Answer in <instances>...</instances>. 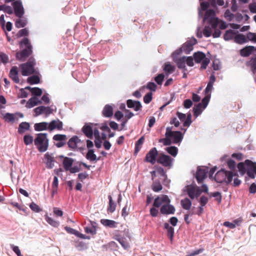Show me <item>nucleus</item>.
Listing matches in <instances>:
<instances>
[{
	"instance_id": "56",
	"label": "nucleus",
	"mask_w": 256,
	"mask_h": 256,
	"mask_svg": "<svg viewBox=\"0 0 256 256\" xmlns=\"http://www.w3.org/2000/svg\"><path fill=\"white\" fill-rule=\"evenodd\" d=\"M203 34L206 37H209L211 36L212 28L208 26H206L203 30Z\"/></svg>"
},
{
	"instance_id": "40",
	"label": "nucleus",
	"mask_w": 256,
	"mask_h": 256,
	"mask_svg": "<svg viewBox=\"0 0 256 256\" xmlns=\"http://www.w3.org/2000/svg\"><path fill=\"white\" fill-rule=\"evenodd\" d=\"M86 157L88 160L90 161H94L99 160V158H97L96 156L94 154V150L92 149L88 150Z\"/></svg>"
},
{
	"instance_id": "14",
	"label": "nucleus",
	"mask_w": 256,
	"mask_h": 256,
	"mask_svg": "<svg viewBox=\"0 0 256 256\" xmlns=\"http://www.w3.org/2000/svg\"><path fill=\"white\" fill-rule=\"evenodd\" d=\"M175 210L174 207L169 204L162 205L160 209V212L163 214H174Z\"/></svg>"
},
{
	"instance_id": "25",
	"label": "nucleus",
	"mask_w": 256,
	"mask_h": 256,
	"mask_svg": "<svg viewBox=\"0 0 256 256\" xmlns=\"http://www.w3.org/2000/svg\"><path fill=\"white\" fill-rule=\"evenodd\" d=\"M102 114L104 116L110 118L113 114V108L112 106L106 104L104 106L102 110Z\"/></svg>"
},
{
	"instance_id": "57",
	"label": "nucleus",
	"mask_w": 256,
	"mask_h": 256,
	"mask_svg": "<svg viewBox=\"0 0 256 256\" xmlns=\"http://www.w3.org/2000/svg\"><path fill=\"white\" fill-rule=\"evenodd\" d=\"M46 109V106H40L37 107L34 109V111L36 113L35 116H36L44 112V110Z\"/></svg>"
},
{
	"instance_id": "49",
	"label": "nucleus",
	"mask_w": 256,
	"mask_h": 256,
	"mask_svg": "<svg viewBox=\"0 0 256 256\" xmlns=\"http://www.w3.org/2000/svg\"><path fill=\"white\" fill-rule=\"evenodd\" d=\"M28 82L30 84H36L40 82V78L38 76H32L28 78Z\"/></svg>"
},
{
	"instance_id": "21",
	"label": "nucleus",
	"mask_w": 256,
	"mask_h": 256,
	"mask_svg": "<svg viewBox=\"0 0 256 256\" xmlns=\"http://www.w3.org/2000/svg\"><path fill=\"white\" fill-rule=\"evenodd\" d=\"M80 142V140L78 136H74L69 140L68 144L70 148L74 150L77 148L78 144Z\"/></svg>"
},
{
	"instance_id": "51",
	"label": "nucleus",
	"mask_w": 256,
	"mask_h": 256,
	"mask_svg": "<svg viewBox=\"0 0 256 256\" xmlns=\"http://www.w3.org/2000/svg\"><path fill=\"white\" fill-rule=\"evenodd\" d=\"M46 222L51 226L54 227H58L59 225V222L54 220L50 217L46 216Z\"/></svg>"
},
{
	"instance_id": "26",
	"label": "nucleus",
	"mask_w": 256,
	"mask_h": 256,
	"mask_svg": "<svg viewBox=\"0 0 256 256\" xmlns=\"http://www.w3.org/2000/svg\"><path fill=\"white\" fill-rule=\"evenodd\" d=\"M3 119L7 122L14 123L16 120H18V118L16 116V114L7 112L3 116Z\"/></svg>"
},
{
	"instance_id": "50",
	"label": "nucleus",
	"mask_w": 256,
	"mask_h": 256,
	"mask_svg": "<svg viewBox=\"0 0 256 256\" xmlns=\"http://www.w3.org/2000/svg\"><path fill=\"white\" fill-rule=\"evenodd\" d=\"M208 22L211 26L212 28L216 29L218 24V19L216 18H211L208 20Z\"/></svg>"
},
{
	"instance_id": "8",
	"label": "nucleus",
	"mask_w": 256,
	"mask_h": 256,
	"mask_svg": "<svg viewBox=\"0 0 256 256\" xmlns=\"http://www.w3.org/2000/svg\"><path fill=\"white\" fill-rule=\"evenodd\" d=\"M196 43V40L194 38L186 41L182 44V48L178 50V54H180L182 51L186 54H188L193 50V46Z\"/></svg>"
},
{
	"instance_id": "6",
	"label": "nucleus",
	"mask_w": 256,
	"mask_h": 256,
	"mask_svg": "<svg viewBox=\"0 0 256 256\" xmlns=\"http://www.w3.org/2000/svg\"><path fill=\"white\" fill-rule=\"evenodd\" d=\"M210 99V96H206L202 100V103H199L196 104L193 108L194 115V116L197 117L200 115L202 112L203 110L207 106Z\"/></svg>"
},
{
	"instance_id": "48",
	"label": "nucleus",
	"mask_w": 256,
	"mask_h": 256,
	"mask_svg": "<svg viewBox=\"0 0 256 256\" xmlns=\"http://www.w3.org/2000/svg\"><path fill=\"white\" fill-rule=\"evenodd\" d=\"M34 142L32 136L30 134L25 135L24 137V142L26 146Z\"/></svg>"
},
{
	"instance_id": "42",
	"label": "nucleus",
	"mask_w": 256,
	"mask_h": 256,
	"mask_svg": "<svg viewBox=\"0 0 256 256\" xmlns=\"http://www.w3.org/2000/svg\"><path fill=\"white\" fill-rule=\"evenodd\" d=\"M144 136H142L140 138L138 139V141L136 142L135 144V150L134 153L137 154L141 148V145L144 142Z\"/></svg>"
},
{
	"instance_id": "7",
	"label": "nucleus",
	"mask_w": 256,
	"mask_h": 256,
	"mask_svg": "<svg viewBox=\"0 0 256 256\" xmlns=\"http://www.w3.org/2000/svg\"><path fill=\"white\" fill-rule=\"evenodd\" d=\"M166 136L173 138V143L174 144L180 142L183 138L182 134L180 132L172 131V128L170 127H168L166 129Z\"/></svg>"
},
{
	"instance_id": "37",
	"label": "nucleus",
	"mask_w": 256,
	"mask_h": 256,
	"mask_svg": "<svg viewBox=\"0 0 256 256\" xmlns=\"http://www.w3.org/2000/svg\"><path fill=\"white\" fill-rule=\"evenodd\" d=\"M25 89L28 90L32 92V94L36 96H40L42 94V90L38 88H32L30 86H26Z\"/></svg>"
},
{
	"instance_id": "61",
	"label": "nucleus",
	"mask_w": 256,
	"mask_h": 256,
	"mask_svg": "<svg viewBox=\"0 0 256 256\" xmlns=\"http://www.w3.org/2000/svg\"><path fill=\"white\" fill-rule=\"evenodd\" d=\"M10 246L11 248L13 250V251L18 256H22L18 246H14L12 244H11Z\"/></svg>"
},
{
	"instance_id": "22",
	"label": "nucleus",
	"mask_w": 256,
	"mask_h": 256,
	"mask_svg": "<svg viewBox=\"0 0 256 256\" xmlns=\"http://www.w3.org/2000/svg\"><path fill=\"white\" fill-rule=\"evenodd\" d=\"M30 124L28 122H22L19 124L18 132V134H22L24 133L26 131L30 130Z\"/></svg>"
},
{
	"instance_id": "9",
	"label": "nucleus",
	"mask_w": 256,
	"mask_h": 256,
	"mask_svg": "<svg viewBox=\"0 0 256 256\" xmlns=\"http://www.w3.org/2000/svg\"><path fill=\"white\" fill-rule=\"evenodd\" d=\"M12 5L15 15L19 18H22L24 14V10L21 0H16L12 4Z\"/></svg>"
},
{
	"instance_id": "4",
	"label": "nucleus",
	"mask_w": 256,
	"mask_h": 256,
	"mask_svg": "<svg viewBox=\"0 0 256 256\" xmlns=\"http://www.w3.org/2000/svg\"><path fill=\"white\" fill-rule=\"evenodd\" d=\"M234 176H238V174L230 171L221 170L216 173L214 180L218 183L225 182L228 184L232 182V178Z\"/></svg>"
},
{
	"instance_id": "62",
	"label": "nucleus",
	"mask_w": 256,
	"mask_h": 256,
	"mask_svg": "<svg viewBox=\"0 0 256 256\" xmlns=\"http://www.w3.org/2000/svg\"><path fill=\"white\" fill-rule=\"evenodd\" d=\"M146 88L154 92L156 89L157 86L153 82H149L148 83Z\"/></svg>"
},
{
	"instance_id": "60",
	"label": "nucleus",
	"mask_w": 256,
	"mask_h": 256,
	"mask_svg": "<svg viewBox=\"0 0 256 256\" xmlns=\"http://www.w3.org/2000/svg\"><path fill=\"white\" fill-rule=\"evenodd\" d=\"M156 172H158V174H160V176H162L164 178H165L164 181H166V180L167 179V175H166L164 169L162 168L160 166L156 168Z\"/></svg>"
},
{
	"instance_id": "29",
	"label": "nucleus",
	"mask_w": 256,
	"mask_h": 256,
	"mask_svg": "<svg viewBox=\"0 0 256 256\" xmlns=\"http://www.w3.org/2000/svg\"><path fill=\"white\" fill-rule=\"evenodd\" d=\"M74 162L72 158L66 157L63 160V166L64 170L67 171L70 170V167L72 166Z\"/></svg>"
},
{
	"instance_id": "20",
	"label": "nucleus",
	"mask_w": 256,
	"mask_h": 256,
	"mask_svg": "<svg viewBox=\"0 0 256 256\" xmlns=\"http://www.w3.org/2000/svg\"><path fill=\"white\" fill-rule=\"evenodd\" d=\"M186 56H183L179 58H174V61L176 64L178 68L179 69L182 70L187 69L186 66Z\"/></svg>"
},
{
	"instance_id": "17",
	"label": "nucleus",
	"mask_w": 256,
	"mask_h": 256,
	"mask_svg": "<svg viewBox=\"0 0 256 256\" xmlns=\"http://www.w3.org/2000/svg\"><path fill=\"white\" fill-rule=\"evenodd\" d=\"M126 104L128 108H132L136 111H138L141 110L142 106L139 101L128 100L126 101Z\"/></svg>"
},
{
	"instance_id": "53",
	"label": "nucleus",
	"mask_w": 256,
	"mask_h": 256,
	"mask_svg": "<svg viewBox=\"0 0 256 256\" xmlns=\"http://www.w3.org/2000/svg\"><path fill=\"white\" fill-rule=\"evenodd\" d=\"M84 231L87 234H90L92 236H94L96 234V228L92 226H86L84 228Z\"/></svg>"
},
{
	"instance_id": "1",
	"label": "nucleus",
	"mask_w": 256,
	"mask_h": 256,
	"mask_svg": "<svg viewBox=\"0 0 256 256\" xmlns=\"http://www.w3.org/2000/svg\"><path fill=\"white\" fill-rule=\"evenodd\" d=\"M237 167L240 173L242 176L246 173L250 178H254V172L256 170V162H252L249 160H246L244 162L238 163Z\"/></svg>"
},
{
	"instance_id": "10",
	"label": "nucleus",
	"mask_w": 256,
	"mask_h": 256,
	"mask_svg": "<svg viewBox=\"0 0 256 256\" xmlns=\"http://www.w3.org/2000/svg\"><path fill=\"white\" fill-rule=\"evenodd\" d=\"M173 159L169 156L160 154L157 160V162L164 166L170 168L172 166Z\"/></svg>"
},
{
	"instance_id": "41",
	"label": "nucleus",
	"mask_w": 256,
	"mask_h": 256,
	"mask_svg": "<svg viewBox=\"0 0 256 256\" xmlns=\"http://www.w3.org/2000/svg\"><path fill=\"white\" fill-rule=\"evenodd\" d=\"M235 42L239 44H242L247 42L246 36L242 34H238L234 36Z\"/></svg>"
},
{
	"instance_id": "54",
	"label": "nucleus",
	"mask_w": 256,
	"mask_h": 256,
	"mask_svg": "<svg viewBox=\"0 0 256 256\" xmlns=\"http://www.w3.org/2000/svg\"><path fill=\"white\" fill-rule=\"evenodd\" d=\"M116 240L121 244L122 246L124 249H127L128 248H129L130 246L128 243L127 242H126L124 238H116Z\"/></svg>"
},
{
	"instance_id": "15",
	"label": "nucleus",
	"mask_w": 256,
	"mask_h": 256,
	"mask_svg": "<svg viewBox=\"0 0 256 256\" xmlns=\"http://www.w3.org/2000/svg\"><path fill=\"white\" fill-rule=\"evenodd\" d=\"M208 170L204 168H198L196 174V180L198 184L202 183L206 177Z\"/></svg>"
},
{
	"instance_id": "64",
	"label": "nucleus",
	"mask_w": 256,
	"mask_h": 256,
	"mask_svg": "<svg viewBox=\"0 0 256 256\" xmlns=\"http://www.w3.org/2000/svg\"><path fill=\"white\" fill-rule=\"evenodd\" d=\"M210 60V59L208 58H206L204 59L201 62V67L200 68L202 70L206 69L209 64Z\"/></svg>"
},
{
	"instance_id": "52",
	"label": "nucleus",
	"mask_w": 256,
	"mask_h": 256,
	"mask_svg": "<svg viewBox=\"0 0 256 256\" xmlns=\"http://www.w3.org/2000/svg\"><path fill=\"white\" fill-rule=\"evenodd\" d=\"M66 136L64 134H57L54 136L53 140L56 141H66Z\"/></svg>"
},
{
	"instance_id": "43",
	"label": "nucleus",
	"mask_w": 256,
	"mask_h": 256,
	"mask_svg": "<svg viewBox=\"0 0 256 256\" xmlns=\"http://www.w3.org/2000/svg\"><path fill=\"white\" fill-rule=\"evenodd\" d=\"M58 180L56 176H54L52 185V194H54L57 192L58 188Z\"/></svg>"
},
{
	"instance_id": "46",
	"label": "nucleus",
	"mask_w": 256,
	"mask_h": 256,
	"mask_svg": "<svg viewBox=\"0 0 256 256\" xmlns=\"http://www.w3.org/2000/svg\"><path fill=\"white\" fill-rule=\"evenodd\" d=\"M0 10H2L4 12H6L9 14H13V10L11 8V6H6L4 4L0 5Z\"/></svg>"
},
{
	"instance_id": "39",
	"label": "nucleus",
	"mask_w": 256,
	"mask_h": 256,
	"mask_svg": "<svg viewBox=\"0 0 256 256\" xmlns=\"http://www.w3.org/2000/svg\"><path fill=\"white\" fill-rule=\"evenodd\" d=\"M215 12L213 10H208L206 11L204 16V20H210L211 18H215Z\"/></svg>"
},
{
	"instance_id": "23",
	"label": "nucleus",
	"mask_w": 256,
	"mask_h": 256,
	"mask_svg": "<svg viewBox=\"0 0 256 256\" xmlns=\"http://www.w3.org/2000/svg\"><path fill=\"white\" fill-rule=\"evenodd\" d=\"M100 222L104 226L110 228H116L118 224L114 220L108 219H102L100 220Z\"/></svg>"
},
{
	"instance_id": "34",
	"label": "nucleus",
	"mask_w": 256,
	"mask_h": 256,
	"mask_svg": "<svg viewBox=\"0 0 256 256\" xmlns=\"http://www.w3.org/2000/svg\"><path fill=\"white\" fill-rule=\"evenodd\" d=\"M164 228L167 230L168 236L172 241L174 234V228L172 226H170L169 224L167 222L164 224Z\"/></svg>"
},
{
	"instance_id": "35",
	"label": "nucleus",
	"mask_w": 256,
	"mask_h": 256,
	"mask_svg": "<svg viewBox=\"0 0 256 256\" xmlns=\"http://www.w3.org/2000/svg\"><path fill=\"white\" fill-rule=\"evenodd\" d=\"M182 208L186 210H189L192 206V202L188 198H185L180 201Z\"/></svg>"
},
{
	"instance_id": "36",
	"label": "nucleus",
	"mask_w": 256,
	"mask_h": 256,
	"mask_svg": "<svg viewBox=\"0 0 256 256\" xmlns=\"http://www.w3.org/2000/svg\"><path fill=\"white\" fill-rule=\"evenodd\" d=\"M175 66L172 65L169 62H166L164 64V70L166 72V74H172L175 71Z\"/></svg>"
},
{
	"instance_id": "3",
	"label": "nucleus",
	"mask_w": 256,
	"mask_h": 256,
	"mask_svg": "<svg viewBox=\"0 0 256 256\" xmlns=\"http://www.w3.org/2000/svg\"><path fill=\"white\" fill-rule=\"evenodd\" d=\"M24 44L26 48L16 53V58L20 61H24L32 52V46L28 38H24L20 42V45Z\"/></svg>"
},
{
	"instance_id": "18",
	"label": "nucleus",
	"mask_w": 256,
	"mask_h": 256,
	"mask_svg": "<svg viewBox=\"0 0 256 256\" xmlns=\"http://www.w3.org/2000/svg\"><path fill=\"white\" fill-rule=\"evenodd\" d=\"M9 76L15 83L18 84L20 82L18 68L16 66H14L12 67L10 72Z\"/></svg>"
},
{
	"instance_id": "28",
	"label": "nucleus",
	"mask_w": 256,
	"mask_h": 256,
	"mask_svg": "<svg viewBox=\"0 0 256 256\" xmlns=\"http://www.w3.org/2000/svg\"><path fill=\"white\" fill-rule=\"evenodd\" d=\"M254 46H246L241 50L240 54L243 56H248L254 51Z\"/></svg>"
},
{
	"instance_id": "27",
	"label": "nucleus",
	"mask_w": 256,
	"mask_h": 256,
	"mask_svg": "<svg viewBox=\"0 0 256 256\" xmlns=\"http://www.w3.org/2000/svg\"><path fill=\"white\" fill-rule=\"evenodd\" d=\"M41 104V102L38 100L37 98H36V96H34L28 100V102L26 104V106L27 108H32V107L34 106H35L38 105V104Z\"/></svg>"
},
{
	"instance_id": "58",
	"label": "nucleus",
	"mask_w": 256,
	"mask_h": 256,
	"mask_svg": "<svg viewBox=\"0 0 256 256\" xmlns=\"http://www.w3.org/2000/svg\"><path fill=\"white\" fill-rule=\"evenodd\" d=\"M246 38L250 41L256 42V34L249 32L247 34Z\"/></svg>"
},
{
	"instance_id": "13",
	"label": "nucleus",
	"mask_w": 256,
	"mask_h": 256,
	"mask_svg": "<svg viewBox=\"0 0 256 256\" xmlns=\"http://www.w3.org/2000/svg\"><path fill=\"white\" fill-rule=\"evenodd\" d=\"M170 200L168 196L162 195V196H158L155 198L153 206L155 207H160L162 203L169 204Z\"/></svg>"
},
{
	"instance_id": "59",
	"label": "nucleus",
	"mask_w": 256,
	"mask_h": 256,
	"mask_svg": "<svg viewBox=\"0 0 256 256\" xmlns=\"http://www.w3.org/2000/svg\"><path fill=\"white\" fill-rule=\"evenodd\" d=\"M152 93L148 92L144 96V102L146 104H149L152 101Z\"/></svg>"
},
{
	"instance_id": "16",
	"label": "nucleus",
	"mask_w": 256,
	"mask_h": 256,
	"mask_svg": "<svg viewBox=\"0 0 256 256\" xmlns=\"http://www.w3.org/2000/svg\"><path fill=\"white\" fill-rule=\"evenodd\" d=\"M63 124L62 122L59 120H53L48 124V130L50 131L54 130L57 129L58 130H62V129Z\"/></svg>"
},
{
	"instance_id": "2",
	"label": "nucleus",
	"mask_w": 256,
	"mask_h": 256,
	"mask_svg": "<svg viewBox=\"0 0 256 256\" xmlns=\"http://www.w3.org/2000/svg\"><path fill=\"white\" fill-rule=\"evenodd\" d=\"M34 144L39 152H46L48 147V140L47 138V134L46 133L36 134L34 140Z\"/></svg>"
},
{
	"instance_id": "47",
	"label": "nucleus",
	"mask_w": 256,
	"mask_h": 256,
	"mask_svg": "<svg viewBox=\"0 0 256 256\" xmlns=\"http://www.w3.org/2000/svg\"><path fill=\"white\" fill-rule=\"evenodd\" d=\"M152 188L154 192H158L162 190V186L160 182H155L152 185Z\"/></svg>"
},
{
	"instance_id": "32",
	"label": "nucleus",
	"mask_w": 256,
	"mask_h": 256,
	"mask_svg": "<svg viewBox=\"0 0 256 256\" xmlns=\"http://www.w3.org/2000/svg\"><path fill=\"white\" fill-rule=\"evenodd\" d=\"M196 188V186L192 185H190L187 186V193L191 199H194L195 197V192Z\"/></svg>"
},
{
	"instance_id": "11",
	"label": "nucleus",
	"mask_w": 256,
	"mask_h": 256,
	"mask_svg": "<svg viewBox=\"0 0 256 256\" xmlns=\"http://www.w3.org/2000/svg\"><path fill=\"white\" fill-rule=\"evenodd\" d=\"M158 152L156 148H153L147 153L144 160V162L154 164L156 162V158Z\"/></svg>"
},
{
	"instance_id": "30",
	"label": "nucleus",
	"mask_w": 256,
	"mask_h": 256,
	"mask_svg": "<svg viewBox=\"0 0 256 256\" xmlns=\"http://www.w3.org/2000/svg\"><path fill=\"white\" fill-rule=\"evenodd\" d=\"M48 124L46 122H42L35 124L34 128L36 131H42L48 129Z\"/></svg>"
},
{
	"instance_id": "55",
	"label": "nucleus",
	"mask_w": 256,
	"mask_h": 256,
	"mask_svg": "<svg viewBox=\"0 0 256 256\" xmlns=\"http://www.w3.org/2000/svg\"><path fill=\"white\" fill-rule=\"evenodd\" d=\"M164 75L163 74H160L155 77L154 80L158 84L161 85L164 81Z\"/></svg>"
},
{
	"instance_id": "5",
	"label": "nucleus",
	"mask_w": 256,
	"mask_h": 256,
	"mask_svg": "<svg viewBox=\"0 0 256 256\" xmlns=\"http://www.w3.org/2000/svg\"><path fill=\"white\" fill-rule=\"evenodd\" d=\"M35 64L34 58L33 57H30L28 62L22 64L20 66L22 74L24 76H28L34 74Z\"/></svg>"
},
{
	"instance_id": "44",
	"label": "nucleus",
	"mask_w": 256,
	"mask_h": 256,
	"mask_svg": "<svg viewBox=\"0 0 256 256\" xmlns=\"http://www.w3.org/2000/svg\"><path fill=\"white\" fill-rule=\"evenodd\" d=\"M166 150L169 154L174 157L177 155L178 152V148L174 146L168 147L166 148Z\"/></svg>"
},
{
	"instance_id": "31",
	"label": "nucleus",
	"mask_w": 256,
	"mask_h": 256,
	"mask_svg": "<svg viewBox=\"0 0 256 256\" xmlns=\"http://www.w3.org/2000/svg\"><path fill=\"white\" fill-rule=\"evenodd\" d=\"M194 58L196 63L200 62L206 58V54L201 52H198L194 54Z\"/></svg>"
},
{
	"instance_id": "24",
	"label": "nucleus",
	"mask_w": 256,
	"mask_h": 256,
	"mask_svg": "<svg viewBox=\"0 0 256 256\" xmlns=\"http://www.w3.org/2000/svg\"><path fill=\"white\" fill-rule=\"evenodd\" d=\"M84 134L90 138H92L93 136V130L90 125L86 124L82 128Z\"/></svg>"
},
{
	"instance_id": "63",
	"label": "nucleus",
	"mask_w": 256,
	"mask_h": 256,
	"mask_svg": "<svg viewBox=\"0 0 256 256\" xmlns=\"http://www.w3.org/2000/svg\"><path fill=\"white\" fill-rule=\"evenodd\" d=\"M8 56L2 52L0 53V60L4 64H6L8 62Z\"/></svg>"
},
{
	"instance_id": "19",
	"label": "nucleus",
	"mask_w": 256,
	"mask_h": 256,
	"mask_svg": "<svg viewBox=\"0 0 256 256\" xmlns=\"http://www.w3.org/2000/svg\"><path fill=\"white\" fill-rule=\"evenodd\" d=\"M44 158L46 160V166L48 168H52L54 166V158L52 154L46 152L44 154Z\"/></svg>"
},
{
	"instance_id": "38",
	"label": "nucleus",
	"mask_w": 256,
	"mask_h": 256,
	"mask_svg": "<svg viewBox=\"0 0 256 256\" xmlns=\"http://www.w3.org/2000/svg\"><path fill=\"white\" fill-rule=\"evenodd\" d=\"M27 24V20L26 18H20L16 20L15 26L17 28L24 27Z\"/></svg>"
},
{
	"instance_id": "33",
	"label": "nucleus",
	"mask_w": 256,
	"mask_h": 256,
	"mask_svg": "<svg viewBox=\"0 0 256 256\" xmlns=\"http://www.w3.org/2000/svg\"><path fill=\"white\" fill-rule=\"evenodd\" d=\"M108 198L109 200V204L108 208V212L112 213L116 210V204L113 201L111 196L109 195Z\"/></svg>"
},
{
	"instance_id": "12",
	"label": "nucleus",
	"mask_w": 256,
	"mask_h": 256,
	"mask_svg": "<svg viewBox=\"0 0 256 256\" xmlns=\"http://www.w3.org/2000/svg\"><path fill=\"white\" fill-rule=\"evenodd\" d=\"M176 116L180 121L184 122V126H189L192 122L191 120L192 115L190 113L186 116V114L178 112H176Z\"/></svg>"
},
{
	"instance_id": "45",
	"label": "nucleus",
	"mask_w": 256,
	"mask_h": 256,
	"mask_svg": "<svg viewBox=\"0 0 256 256\" xmlns=\"http://www.w3.org/2000/svg\"><path fill=\"white\" fill-rule=\"evenodd\" d=\"M234 32L232 30H228L224 35V38L226 40H232L234 36Z\"/></svg>"
}]
</instances>
